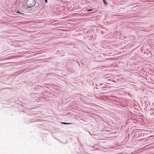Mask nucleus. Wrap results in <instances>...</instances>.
Segmentation results:
<instances>
[{
  "label": "nucleus",
  "instance_id": "obj_2",
  "mask_svg": "<svg viewBox=\"0 0 154 154\" xmlns=\"http://www.w3.org/2000/svg\"><path fill=\"white\" fill-rule=\"evenodd\" d=\"M104 4H106V1L105 0H103Z\"/></svg>",
  "mask_w": 154,
  "mask_h": 154
},
{
  "label": "nucleus",
  "instance_id": "obj_4",
  "mask_svg": "<svg viewBox=\"0 0 154 154\" xmlns=\"http://www.w3.org/2000/svg\"><path fill=\"white\" fill-rule=\"evenodd\" d=\"M92 9H89V10H88L87 11H92Z\"/></svg>",
  "mask_w": 154,
  "mask_h": 154
},
{
  "label": "nucleus",
  "instance_id": "obj_5",
  "mask_svg": "<svg viewBox=\"0 0 154 154\" xmlns=\"http://www.w3.org/2000/svg\"><path fill=\"white\" fill-rule=\"evenodd\" d=\"M45 2L46 3L47 2V0H45Z\"/></svg>",
  "mask_w": 154,
  "mask_h": 154
},
{
  "label": "nucleus",
  "instance_id": "obj_3",
  "mask_svg": "<svg viewBox=\"0 0 154 154\" xmlns=\"http://www.w3.org/2000/svg\"><path fill=\"white\" fill-rule=\"evenodd\" d=\"M17 13H20V14H24L23 13H21L19 11H17Z\"/></svg>",
  "mask_w": 154,
  "mask_h": 154
},
{
  "label": "nucleus",
  "instance_id": "obj_1",
  "mask_svg": "<svg viewBox=\"0 0 154 154\" xmlns=\"http://www.w3.org/2000/svg\"><path fill=\"white\" fill-rule=\"evenodd\" d=\"M61 123L64 124V125H68V124H71V123H66L65 122H61Z\"/></svg>",
  "mask_w": 154,
  "mask_h": 154
}]
</instances>
